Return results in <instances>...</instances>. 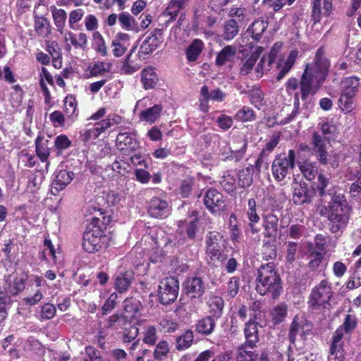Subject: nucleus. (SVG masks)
<instances>
[{"label":"nucleus","mask_w":361,"mask_h":361,"mask_svg":"<svg viewBox=\"0 0 361 361\" xmlns=\"http://www.w3.org/2000/svg\"><path fill=\"white\" fill-rule=\"evenodd\" d=\"M256 290L261 295L269 294L274 299L277 298L281 295L282 290L281 280L276 270L274 262L262 264L258 269L256 279Z\"/></svg>","instance_id":"obj_3"},{"label":"nucleus","mask_w":361,"mask_h":361,"mask_svg":"<svg viewBox=\"0 0 361 361\" xmlns=\"http://www.w3.org/2000/svg\"><path fill=\"white\" fill-rule=\"evenodd\" d=\"M219 184L223 190L230 195L236 194L238 187L235 178L230 173V171H226L219 179Z\"/></svg>","instance_id":"obj_33"},{"label":"nucleus","mask_w":361,"mask_h":361,"mask_svg":"<svg viewBox=\"0 0 361 361\" xmlns=\"http://www.w3.org/2000/svg\"><path fill=\"white\" fill-rule=\"evenodd\" d=\"M352 214L353 207L343 193L333 194L327 204L319 209V214L326 219L329 232L334 235L344 232Z\"/></svg>","instance_id":"obj_2"},{"label":"nucleus","mask_w":361,"mask_h":361,"mask_svg":"<svg viewBox=\"0 0 361 361\" xmlns=\"http://www.w3.org/2000/svg\"><path fill=\"white\" fill-rule=\"evenodd\" d=\"M329 178L323 173H319L317 177V181L314 183V190H315L320 197L326 195V190L329 185Z\"/></svg>","instance_id":"obj_61"},{"label":"nucleus","mask_w":361,"mask_h":361,"mask_svg":"<svg viewBox=\"0 0 361 361\" xmlns=\"http://www.w3.org/2000/svg\"><path fill=\"white\" fill-rule=\"evenodd\" d=\"M300 170L307 180H312L318 173L317 167L311 163H304L300 166Z\"/></svg>","instance_id":"obj_62"},{"label":"nucleus","mask_w":361,"mask_h":361,"mask_svg":"<svg viewBox=\"0 0 361 361\" xmlns=\"http://www.w3.org/2000/svg\"><path fill=\"white\" fill-rule=\"evenodd\" d=\"M115 145L119 152L129 155L140 147V142L135 132H120L116 136Z\"/></svg>","instance_id":"obj_11"},{"label":"nucleus","mask_w":361,"mask_h":361,"mask_svg":"<svg viewBox=\"0 0 361 361\" xmlns=\"http://www.w3.org/2000/svg\"><path fill=\"white\" fill-rule=\"evenodd\" d=\"M164 41V30L155 28L142 41L140 44V52L148 56L159 49Z\"/></svg>","instance_id":"obj_16"},{"label":"nucleus","mask_w":361,"mask_h":361,"mask_svg":"<svg viewBox=\"0 0 361 361\" xmlns=\"http://www.w3.org/2000/svg\"><path fill=\"white\" fill-rule=\"evenodd\" d=\"M169 202L164 197L154 196L147 202V212L154 219H165L171 214Z\"/></svg>","instance_id":"obj_12"},{"label":"nucleus","mask_w":361,"mask_h":361,"mask_svg":"<svg viewBox=\"0 0 361 361\" xmlns=\"http://www.w3.org/2000/svg\"><path fill=\"white\" fill-rule=\"evenodd\" d=\"M276 240L271 243L269 240H267L266 238L264 240L262 246V255L263 258L266 260L273 259L276 257L277 250L276 245L275 244Z\"/></svg>","instance_id":"obj_58"},{"label":"nucleus","mask_w":361,"mask_h":361,"mask_svg":"<svg viewBox=\"0 0 361 361\" xmlns=\"http://www.w3.org/2000/svg\"><path fill=\"white\" fill-rule=\"evenodd\" d=\"M216 321L209 315L204 316L197 321L195 331L202 336H208L214 331Z\"/></svg>","instance_id":"obj_23"},{"label":"nucleus","mask_w":361,"mask_h":361,"mask_svg":"<svg viewBox=\"0 0 361 361\" xmlns=\"http://www.w3.org/2000/svg\"><path fill=\"white\" fill-rule=\"evenodd\" d=\"M296 153L294 149H289L288 154L281 153L276 155L271 165L274 178L277 181L285 179L290 170L295 167Z\"/></svg>","instance_id":"obj_6"},{"label":"nucleus","mask_w":361,"mask_h":361,"mask_svg":"<svg viewBox=\"0 0 361 361\" xmlns=\"http://www.w3.org/2000/svg\"><path fill=\"white\" fill-rule=\"evenodd\" d=\"M244 334L245 341L243 344L249 345L251 347V349H253L256 347V344L259 340L258 323L253 319H250L249 321L245 323Z\"/></svg>","instance_id":"obj_25"},{"label":"nucleus","mask_w":361,"mask_h":361,"mask_svg":"<svg viewBox=\"0 0 361 361\" xmlns=\"http://www.w3.org/2000/svg\"><path fill=\"white\" fill-rule=\"evenodd\" d=\"M169 352V343L165 340H162L159 341L155 347L153 353L154 358L157 361H163L167 357Z\"/></svg>","instance_id":"obj_53"},{"label":"nucleus","mask_w":361,"mask_h":361,"mask_svg":"<svg viewBox=\"0 0 361 361\" xmlns=\"http://www.w3.org/2000/svg\"><path fill=\"white\" fill-rule=\"evenodd\" d=\"M106 237L102 228L90 224L83 233L82 247L88 253H95L101 250Z\"/></svg>","instance_id":"obj_10"},{"label":"nucleus","mask_w":361,"mask_h":361,"mask_svg":"<svg viewBox=\"0 0 361 361\" xmlns=\"http://www.w3.org/2000/svg\"><path fill=\"white\" fill-rule=\"evenodd\" d=\"M161 331L167 334L174 333L179 328V324L174 319H162L159 323Z\"/></svg>","instance_id":"obj_63"},{"label":"nucleus","mask_w":361,"mask_h":361,"mask_svg":"<svg viewBox=\"0 0 361 361\" xmlns=\"http://www.w3.org/2000/svg\"><path fill=\"white\" fill-rule=\"evenodd\" d=\"M130 35L126 33L119 32L116 35L111 43L113 55L121 57L126 52L130 46Z\"/></svg>","instance_id":"obj_21"},{"label":"nucleus","mask_w":361,"mask_h":361,"mask_svg":"<svg viewBox=\"0 0 361 361\" xmlns=\"http://www.w3.org/2000/svg\"><path fill=\"white\" fill-rule=\"evenodd\" d=\"M137 46H133L127 54L121 66V73L126 75H131L141 68L140 62L147 58L145 54H141L140 48L136 53Z\"/></svg>","instance_id":"obj_15"},{"label":"nucleus","mask_w":361,"mask_h":361,"mask_svg":"<svg viewBox=\"0 0 361 361\" xmlns=\"http://www.w3.org/2000/svg\"><path fill=\"white\" fill-rule=\"evenodd\" d=\"M312 194L305 183L296 184L293 188L292 200L296 205L310 203L312 200Z\"/></svg>","instance_id":"obj_22"},{"label":"nucleus","mask_w":361,"mask_h":361,"mask_svg":"<svg viewBox=\"0 0 361 361\" xmlns=\"http://www.w3.org/2000/svg\"><path fill=\"white\" fill-rule=\"evenodd\" d=\"M236 54V49L231 45L225 46L216 55L215 64L217 66H222L228 62L233 61Z\"/></svg>","instance_id":"obj_34"},{"label":"nucleus","mask_w":361,"mask_h":361,"mask_svg":"<svg viewBox=\"0 0 361 361\" xmlns=\"http://www.w3.org/2000/svg\"><path fill=\"white\" fill-rule=\"evenodd\" d=\"M206 208L212 214H218L226 208L225 199L223 194L214 188H208L203 199Z\"/></svg>","instance_id":"obj_13"},{"label":"nucleus","mask_w":361,"mask_h":361,"mask_svg":"<svg viewBox=\"0 0 361 361\" xmlns=\"http://www.w3.org/2000/svg\"><path fill=\"white\" fill-rule=\"evenodd\" d=\"M349 192L351 199L361 204V176L351 184Z\"/></svg>","instance_id":"obj_64"},{"label":"nucleus","mask_w":361,"mask_h":361,"mask_svg":"<svg viewBox=\"0 0 361 361\" xmlns=\"http://www.w3.org/2000/svg\"><path fill=\"white\" fill-rule=\"evenodd\" d=\"M279 217L273 212L262 215V228L264 238H271L274 241L276 240L279 229Z\"/></svg>","instance_id":"obj_19"},{"label":"nucleus","mask_w":361,"mask_h":361,"mask_svg":"<svg viewBox=\"0 0 361 361\" xmlns=\"http://www.w3.org/2000/svg\"><path fill=\"white\" fill-rule=\"evenodd\" d=\"M91 76L97 77L110 71L111 64L104 61H97L89 66Z\"/></svg>","instance_id":"obj_59"},{"label":"nucleus","mask_w":361,"mask_h":361,"mask_svg":"<svg viewBox=\"0 0 361 361\" xmlns=\"http://www.w3.org/2000/svg\"><path fill=\"white\" fill-rule=\"evenodd\" d=\"M194 339L192 331L188 329L185 331L182 335L177 336L176 338V348L178 350H184L189 348Z\"/></svg>","instance_id":"obj_45"},{"label":"nucleus","mask_w":361,"mask_h":361,"mask_svg":"<svg viewBox=\"0 0 361 361\" xmlns=\"http://www.w3.org/2000/svg\"><path fill=\"white\" fill-rule=\"evenodd\" d=\"M343 334L340 330H336L333 334L329 347L328 361H345V350L344 342L342 341Z\"/></svg>","instance_id":"obj_18"},{"label":"nucleus","mask_w":361,"mask_h":361,"mask_svg":"<svg viewBox=\"0 0 361 361\" xmlns=\"http://www.w3.org/2000/svg\"><path fill=\"white\" fill-rule=\"evenodd\" d=\"M122 122V117L116 114L108 115V116L99 122L95 123V127L99 135L111 128L114 125H118Z\"/></svg>","instance_id":"obj_36"},{"label":"nucleus","mask_w":361,"mask_h":361,"mask_svg":"<svg viewBox=\"0 0 361 361\" xmlns=\"http://www.w3.org/2000/svg\"><path fill=\"white\" fill-rule=\"evenodd\" d=\"M64 39L66 42L70 41L75 49L85 50L87 48V36L84 32H80L77 36L73 32L68 31L65 34Z\"/></svg>","instance_id":"obj_35"},{"label":"nucleus","mask_w":361,"mask_h":361,"mask_svg":"<svg viewBox=\"0 0 361 361\" xmlns=\"http://www.w3.org/2000/svg\"><path fill=\"white\" fill-rule=\"evenodd\" d=\"M179 281L175 276H166L159 284L157 297L160 303L169 305L178 298Z\"/></svg>","instance_id":"obj_9"},{"label":"nucleus","mask_w":361,"mask_h":361,"mask_svg":"<svg viewBox=\"0 0 361 361\" xmlns=\"http://www.w3.org/2000/svg\"><path fill=\"white\" fill-rule=\"evenodd\" d=\"M256 115L252 108L247 106H243L239 109L234 116L235 120L245 123L255 120Z\"/></svg>","instance_id":"obj_51"},{"label":"nucleus","mask_w":361,"mask_h":361,"mask_svg":"<svg viewBox=\"0 0 361 361\" xmlns=\"http://www.w3.org/2000/svg\"><path fill=\"white\" fill-rule=\"evenodd\" d=\"M204 49V44L200 39H195L185 49V56L188 62H195Z\"/></svg>","instance_id":"obj_29"},{"label":"nucleus","mask_w":361,"mask_h":361,"mask_svg":"<svg viewBox=\"0 0 361 361\" xmlns=\"http://www.w3.org/2000/svg\"><path fill=\"white\" fill-rule=\"evenodd\" d=\"M134 280V272L132 270H127L120 272L115 278V288L119 293H125L130 286Z\"/></svg>","instance_id":"obj_26"},{"label":"nucleus","mask_w":361,"mask_h":361,"mask_svg":"<svg viewBox=\"0 0 361 361\" xmlns=\"http://www.w3.org/2000/svg\"><path fill=\"white\" fill-rule=\"evenodd\" d=\"M334 295L331 284L326 279L322 280L315 286L308 297V310L319 312L326 307Z\"/></svg>","instance_id":"obj_4"},{"label":"nucleus","mask_w":361,"mask_h":361,"mask_svg":"<svg viewBox=\"0 0 361 361\" xmlns=\"http://www.w3.org/2000/svg\"><path fill=\"white\" fill-rule=\"evenodd\" d=\"M49 145L50 140L46 139L44 134L39 132L35 141V154L41 162L47 163V166L49 164V158L51 154Z\"/></svg>","instance_id":"obj_20"},{"label":"nucleus","mask_w":361,"mask_h":361,"mask_svg":"<svg viewBox=\"0 0 361 361\" xmlns=\"http://www.w3.org/2000/svg\"><path fill=\"white\" fill-rule=\"evenodd\" d=\"M64 111L68 117L77 116V101L73 94H68L64 99Z\"/></svg>","instance_id":"obj_60"},{"label":"nucleus","mask_w":361,"mask_h":361,"mask_svg":"<svg viewBox=\"0 0 361 361\" xmlns=\"http://www.w3.org/2000/svg\"><path fill=\"white\" fill-rule=\"evenodd\" d=\"M74 173L67 170H61L56 176V178L51 183V192L56 195L63 190L73 179Z\"/></svg>","instance_id":"obj_24"},{"label":"nucleus","mask_w":361,"mask_h":361,"mask_svg":"<svg viewBox=\"0 0 361 361\" xmlns=\"http://www.w3.org/2000/svg\"><path fill=\"white\" fill-rule=\"evenodd\" d=\"M209 313L211 314L209 316L218 320L223 314L224 301L221 297L214 296L209 301Z\"/></svg>","instance_id":"obj_41"},{"label":"nucleus","mask_w":361,"mask_h":361,"mask_svg":"<svg viewBox=\"0 0 361 361\" xmlns=\"http://www.w3.org/2000/svg\"><path fill=\"white\" fill-rule=\"evenodd\" d=\"M161 111V105L154 104L153 106L140 111L139 114L140 120L153 123L160 116Z\"/></svg>","instance_id":"obj_37"},{"label":"nucleus","mask_w":361,"mask_h":361,"mask_svg":"<svg viewBox=\"0 0 361 361\" xmlns=\"http://www.w3.org/2000/svg\"><path fill=\"white\" fill-rule=\"evenodd\" d=\"M312 329V324L307 319L295 315L289 326L288 341L290 344L295 345L297 336L300 335L302 339H306V336L310 334Z\"/></svg>","instance_id":"obj_14"},{"label":"nucleus","mask_w":361,"mask_h":361,"mask_svg":"<svg viewBox=\"0 0 361 361\" xmlns=\"http://www.w3.org/2000/svg\"><path fill=\"white\" fill-rule=\"evenodd\" d=\"M267 28V23L263 19L255 20L248 27L247 32L250 33L252 38L259 42L262 34Z\"/></svg>","instance_id":"obj_39"},{"label":"nucleus","mask_w":361,"mask_h":361,"mask_svg":"<svg viewBox=\"0 0 361 361\" xmlns=\"http://www.w3.org/2000/svg\"><path fill=\"white\" fill-rule=\"evenodd\" d=\"M29 271L16 270L10 274L4 276V290L8 296L16 297L26 289L30 279Z\"/></svg>","instance_id":"obj_7"},{"label":"nucleus","mask_w":361,"mask_h":361,"mask_svg":"<svg viewBox=\"0 0 361 361\" xmlns=\"http://www.w3.org/2000/svg\"><path fill=\"white\" fill-rule=\"evenodd\" d=\"M185 295L191 299H199L205 293V283L201 277L188 276L183 283Z\"/></svg>","instance_id":"obj_17"},{"label":"nucleus","mask_w":361,"mask_h":361,"mask_svg":"<svg viewBox=\"0 0 361 361\" xmlns=\"http://www.w3.org/2000/svg\"><path fill=\"white\" fill-rule=\"evenodd\" d=\"M239 32V26L234 19H230L225 22L224 26L223 37L225 40L233 39Z\"/></svg>","instance_id":"obj_48"},{"label":"nucleus","mask_w":361,"mask_h":361,"mask_svg":"<svg viewBox=\"0 0 361 361\" xmlns=\"http://www.w3.org/2000/svg\"><path fill=\"white\" fill-rule=\"evenodd\" d=\"M123 310L124 315H128V319H137L142 304L140 300L134 298H126L124 302Z\"/></svg>","instance_id":"obj_31"},{"label":"nucleus","mask_w":361,"mask_h":361,"mask_svg":"<svg viewBox=\"0 0 361 361\" xmlns=\"http://www.w3.org/2000/svg\"><path fill=\"white\" fill-rule=\"evenodd\" d=\"M330 141L323 137L319 132H314L312 137L311 145L314 155L318 161L324 166L330 164L333 168L338 166V160L335 156L331 161L332 157L330 156L326 150V144Z\"/></svg>","instance_id":"obj_8"},{"label":"nucleus","mask_w":361,"mask_h":361,"mask_svg":"<svg viewBox=\"0 0 361 361\" xmlns=\"http://www.w3.org/2000/svg\"><path fill=\"white\" fill-rule=\"evenodd\" d=\"M236 361H257L258 354L251 349L249 345L242 344L238 348Z\"/></svg>","instance_id":"obj_42"},{"label":"nucleus","mask_w":361,"mask_h":361,"mask_svg":"<svg viewBox=\"0 0 361 361\" xmlns=\"http://www.w3.org/2000/svg\"><path fill=\"white\" fill-rule=\"evenodd\" d=\"M130 322L128 315H124L123 314H114L109 317L106 326L108 328L111 329H122L126 326H128V323Z\"/></svg>","instance_id":"obj_44"},{"label":"nucleus","mask_w":361,"mask_h":361,"mask_svg":"<svg viewBox=\"0 0 361 361\" xmlns=\"http://www.w3.org/2000/svg\"><path fill=\"white\" fill-rule=\"evenodd\" d=\"M97 212H99V216H94L92 218L90 225L102 228L105 233L107 226L111 221V216L106 214L107 212L104 209H99Z\"/></svg>","instance_id":"obj_46"},{"label":"nucleus","mask_w":361,"mask_h":361,"mask_svg":"<svg viewBox=\"0 0 361 361\" xmlns=\"http://www.w3.org/2000/svg\"><path fill=\"white\" fill-rule=\"evenodd\" d=\"M195 184V178L192 176H187L184 178L179 187V193L183 198H188L192 193V187Z\"/></svg>","instance_id":"obj_57"},{"label":"nucleus","mask_w":361,"mask_h":361,"mask_svg":"<svg viewBox=\"0 0 361 361\" xmlns=\"http://www.w3.org/2000/svg\"><path fill=\"white\" fill-rule=\"evenodd\" d=\"M357 326V318L354 314H348L345 315L343 324L336 329L340 330L343 334H351Z\"/></svg>","instance_id":"obj_50"},{"label":"nucleus","mask_w":361,"mask_h":361,"mask_svg":"<svg viewBox=\"0 0 361 361\" xmlns=\"http://www.w3.org/2000/svg\"><path fill=\"white\" fill-rule=\"evenodd\" d=\"M298 56V51L296 49L292 50L288 54L283 64L279 63L277 68H281L279 73L276 76V81H281L290 71L294 66Z\"/></svg>","instance_id":"obj_27"},{"label":"nucleus","mask_w":361,"mask_h":361,"mask_svg":"<svg viewBox=\"0 0 361 361\" xmlns=\"http://www.w3.org/2000/svg\"><path fill=\"white\" fill-rule=\"evenodd\" d=\"M360 87V79L355 76L347 77L341 82V93L355 96Z\"/></svg>","instance_id":"obj_32"},{"label":"nucleus","mask_w":361,"mask_h":361,"mask_svg":"<svg viewBox=\"0 0 361 361\" xmlns=\"http://www.w3.org/2000/svg\"><path fill=\"white\" fill-rule=\"evenodd\" d=\"M141 82L145 90L154 88L159 82V78L154 68L148 66L141 71Z\"/></svg>","instance_id":"obj_28"},{"label":"nucleus","mask_w":361,"mask_h":361,"mask_svg":"<svg viewBox=\"0 0 361 361\" xmlns=\"http://www.w3.org/2000/svg\"><path fill=\"white\" fill-rule=\"evenodd\" d=\"M250 102L255 107L259 109L264 104V94L260 87L254 86L248 91Z\"/></svg>","instance_id":"obj_47"},{"label":"nucleus","mask_w":361,"mask_h":361,"mask_svg":"<svg viewBox=\"0 0 361 361\" xmlns=\"http://www.w3.org/2000/svg\"><path fill=\"white\" fill-rule=\"evenodd\" d=\"M355 96L350 94H341L338 101L339 108L342 111L350 113L354 109V99Z\"/></svg>","instance_id":"obj_54"},{"label":"nucleus","mask_w":361,"mask_h":361,"mask_svg":"<svg viewBox=\"0 0 361 361\" xmlns=\"http://www.w3.org/2000/svg\"><path fill=\"white\" fill-rule=\"evenodd\" d=\"M51 11L54 23L56 27L57 30L61 34H63L67 18V13L66 11L62 8H57L53 6L51 7Z\"/></svg>","instance_id":"obj_40"},{"label":"nucleus","mask_w":361,"mask_h":361,"mask_svg":"<svg viewBox=\"0 0 361 361\" xmlns=\"http://www.w3.org/2000/svg\"><path fill=\"white\" fill-rule=\"evenodd\" d=\"M226 245V240L221 233L213 231L207 233L206 252L212 260L223 262L227 259Z\"/></svg>","instance_id":"obj_5"},{"label":"nucleus","mask_w":361,"mask_h":361,"mask_svg":"<svg viewBox=\"0 0 361 361\" xmlns=\"http://www.w3.org/2000/svg\"><path fill=\"white\" fill-rule=\"evenodd\" d=\"M325 255L319 251L310 250L308 252V268L312 271L318 270L322 266Z\"/></svg>","instance_id":"obj_43"},{"label":"nucleus","mask_w":361,"mask_h":361,"mask_svg":"<svg viewBox=\"0 0 361 361\" xmlns=\"http://www.w3.org/2000/svg\"><path fill=\"white\" fill-rule=\"evenodd\" d=\"M288 314V307L285 304L276 305L271 312L272 322L274 325L282 323Z\"/></svg>","instance_id":"obj_49"},{"label":"nucleus","mask_w":361,"mask_h":361,"mask_svg":"<svg viewBox=\"0 0 361 361\" xmlns=\"http://www.w3.org/2000/svg\"><path fill=\"white\" fill-rule=\"evenodd\" d=\"M54 144L56 154L60 155L62 154L63 151L68 149L71 146L72 142L66 135L61 134L56 137Z\"/></svg>","instance_id":"obj_55"},{"label":"nucleus","mask_w":361,"mask_h":361,"mask_svg":"<svg viewBox=\"0 0 361 361\" xmlns=\"http://www.w3.org/2000/svg\"><path fill=\"white\" fill-rule=\"evenodd\" d=\"M123 329L122 341L123 343H131L137 340L139 335V329L135 324H132L131 322L128 323Z\"/></svg>","instance_id":"obj_52"},{"label":"nucleus","mask_w":361,"mask_h":361,"mask_svg":"<svg viewBox=\"0 0 361 361\" xmlns=\"http://www.w3.org/2000/svg\"><path fill=\"white\" fill-rule=\"evenodd\" d=\"M35 30L39 37H48L51 34V25L44 16L35 17Z\"/></svg>","instance_id":"obj_38"},{"label":"nucleus","mask_w":361,"mask_h":361,"mask_svg":"<svg viewBox=\"0 0 361 361\" xmlns=\"http://www.w3.org/2000/svg\"><path fill=\"white\" fill-rule=\"evenodd\" d=\"M253 165L243 168L237 173V185L240 188H246L251 186L253 182Z\"/></svg>","instance_id":"obj_30"},{"label":"nucleus","mask_w":361,"mask_h":361,"mask_svg":"<svg viewBox=\"0 0 361 361\" xmlns=\"http://www.w3.org/2000/svg\"><path fill=\"white\" fill-rule=\"evenodd\" d=\"M247 217L252 224L259 223V215L257 212V202L255 198H250L247 201Z\"/></svg>","instance_id":"obj_56"},{"label":"nucleus","mask_w":361,"mask_h":361,"mask_svg":"<svg viewBox=\"0 0 361 361\" xmlns=\"http://www.w3.org/2000/svg\"><path fill=\"white\" fill-rule=\"evenodd\" d=\"M330 61L325 56L324 47H319L313 62L305 65L300 80L292 77L285 83L286 92L290 94L299 87L300 98L307 100L309 95H314L326 80L330 68Z\"/></svg>","instance_id":"obj_1"}]
</instances>
